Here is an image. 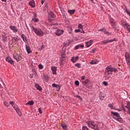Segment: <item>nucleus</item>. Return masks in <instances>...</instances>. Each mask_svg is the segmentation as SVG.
I'll return each instance as SVG.
<instances>
[{
    "label": "nucleus",
    "mask_w": 130,
    "mask_h": 130,
    "mask_svg": "<svg viewBox=\"0 0 130 130\" xmlns=\"http://www.w3.org/2000/svg\"><path fill=\"white\" fill-rule=\"evenodd\" d=\"M43 79L45 80V82H48L49 80V77L48 75H44L43 76Z\"/></svg>",
    "instance_id": "obj_20"
},
{
    "label": "nucleus",
    "mask_w": 130,
    "mask_h": 130,
    "mask_svg": "<svg viewBox=\"0 0 130 130\" xmlns=\"http://www.w3.org/2000/svg\"><path fill=\"white\" fill-rule=\"evenodd\" d=\"M6 61H7V62H9V63H10V64H12V66L15 64L14 60L12 59V58H11V57H10V56L7 57L6 58Z\"/></svg>",
    "instance_id": "obj_8"
},
{
    "label": "nucleus",
    "mask_w": 130,
    "mask_h": 130,
    "mask_svg": "<svg viewBox=\"0 0 130 130\" xmlns=\"http://www.w3.org/2000/svg\"><path fill=\"white\" fill-rule=\"evenodd\" d=\"M98 62H99V61H98V60H97L96 59L92 60L90 62V64H96V63H98Z\"/></svg>",
    "instance_id": "obj_19"
},
{
    "label": "nucleus",
    "mask_w": 130,
    "mask_h": 130,
    "mask_svg": "<svg viewBox=\"0 0 130 130\" xmlns=\"http://www.w3.org/2000/svg\"><path fill=\"white\" fill-rule=\"evenodd\" d=\"M31 21H33L34 23H37V22L39 21V19L37 17L36 18L31 19Z\"/></svg>",
    "instance_id": "obj_33"
},
{
    "label": "nucleus",
    "mask_w": 130,
    "mask_h": 130,
    "mask_svg": "<svg viewBox=\"0 0 130 130\" xmlns=\"http://www.w3.org/2000/svg\"><path fill=\"white\" fill-rule=\"evenodd\" d=\"M86 124H87L88 127H91L92 129L99 130L98 128V125L95 124V122L93 121H88L86 122Z\"/></svg>",
    "instance_id": "obj_4"
},
{
    "label": "nucleus",
    "mask_w": 130,
    "mask_h": 130,
    "mask_svg": "<svg viewBox=\"0 0 130 130\" xmlns=\"http://www.w3.org/2000/svg\"><path fill=\"white\" fill-rule=\"evenodd\" d=\"M108 107L111 108V109H113V110H115V108L113 107V105L111 104L108 105Z\"/></svg>",
    "instance_id": "obj_32"
},
{
    "label": "nucleus",
    "mask_w": 130,
    "mask_h": 130,
    "mask_svg": "<svg viewBox=\"0 0 130 130\" xmlns=\"http://www.w3.org/2000/svg\"><path fill=\"white\" fill-rule=\"evenodd\" d=\"M53 75H56V71H57V68L55 67H52L51 68Z\"/></svg>",
    "instance_id": "obj_16"
},
{
    "label": "nucleus",
    "mask_w": 130,
    "mask_h": 130,
    "mask_svg": "<svg viewBox=\"0 0 130 130\" xmlns=\"http://www.w3.org/2000/svg\"><path fill=\"white\" fill-rule=\"evenodd\" d=\"M47 5H46L44 6V7L43 8V11H45V12H46V11H47Z\"/></svg>",
    "instance_id": "obj_44"
},
{
    "label": "nucleus",
    "mask_w": 130,
    "mask_h": 130,
    "mask_svg": "<svg viewBox=\"0 0 130 130\" xmlns=\"http://www.w3.org/2000/svg\"><path fill=\"white\" fill-rule=\"evenodd\" d=\"M29 78H33V74H30Z\"/></svg>",
    "instance_id": "obj_59"
},
{
    "label": "nucleus",
    "mask_w": 130,
    "mask_h": 130,
    "mask_svg": "<svg viewBox=\"0 0 130 130\" xmlns=\"http://www.w3.org/2000/svg\"><path fill=\"white\" fill-rule=\"evenodd\" d=\"M111 114L113 115L112 116L114 119H115L117 121H119L120 123H122V122H123V119L120 117V114H119V113L117 112H111Z\"/></svg>",
    "instance_id": "obj_3"
},
{
    "label": "nucleus",
    "mask_w": 130,
    "mask_h": 130,
    "mask_svg": "<svg viewBox=\"0 0 130 130\" xmlns=\"http://www.w3.org/2000/svg\"><path fill=\"white\" fill-rule=\"evenodd\" d=\"M68 31L70 34L72 33V31H73V27H72V26H70L68 27Z\"/></svg>",
    "instance_id": "obj_29"
},
{
    "label": "nucleus",
    "mask_w": 130,
    "mask_h": 130,
    "mask_svg": "<svg viewBox=\"0 0 130 130\" xmlns=\"http://www.w3.org/2000/svg\"><path fill=\"white\" fill-rule=\"evenodd\" d=\"M76 98H79V99H80V100H83V98H81V96H80V95H76Z\"/></svg>",
    "instance_id": "obj_54"
},
{
    "label": "nucleus",
    "mask_w": 130,
    "mask_h": 130,
    "mask_svg": "<svg viewBox=\"0 0 130 130\" xmlns=\"http://www.w3.org/2000/svg\"><path fill=\"white\" fill-rule=\"evenodd\" d=\"M75 84L76 86H79L80 85V82H79V81L76 80L75 82Z\"/></svg>",
    "instance_id": "obj_43"
},
{
    "label": "nucleus",
    "mask_w": 130,
    "mask_h": 130,
    "mask_svg": "<svg viewBox=\"0 0 130 130\" xmlns=\"http://www.w3.org/2000/svg\"><path fill=\"white\" fill-rule=\"evenodd\" d=\"M61 126L63 129V130H68V126L66 123H62L61 124Z\"/></svg>",
    "instance_id": "obj_26"
},
{
    "label": "nucleus",
    "mask_w": 130,
    "mask_h": 130,
    "mask_svg": "<svg viewBox=\"0 0 130 130\" xmlns=\"http://www.w3.org/2000/svg\"><path fill=\"white\" fill-rule=\"evenodd\" d=\"M29 5L31 7V8H35V2H34V0L30 1Z\"/></svg>",
    "instance_id": "obj_21"
},
{
    "label": "nucleus",
    "mask_w": 130,
    "mask_h": 130,
    "mask_svg": "<svg viewBox=\"0 0 130 130\" xmlns=\"http://www.w3.org/2000/svg\"><path fill=\"white\" fill-rule=\"evenodd\" d=\"M4 104L5 105V106L7 107V108H9V106H10V103H9L7 101H5V102H4Z\"/></svg>",
    "instance_id": "obj_30"
},
{
    "label": "nucleus",
    "mask_w": 130,
    "mask_h": 130,
    "mask_svg": "<svg viewBox=\"0 0 130 130\" xmlns=\"http://www.w3.org/2000/svg\"><path fill=\"white\" fill-rule=\"evenodd\" d=\"M75 32L76 33H79V32H81V30H80V29H75Z\"/></svg>",
    "instance_id": "obj_51"
},
{
    "label": "nucleus",
    "mask_w": 130,
    "mask_h": 130,
    "mask_svg": "<svg viewBox=\"0 0 130 130\" xmlns=\"http://www.w3.org/2000/svg\"><path fill=\"white\" fill-rule=\"evenodd\" d=\"M14 109L15 110L16 112L18 114L19 116H22V112H21V110L19 108V107L17 105H15L13 107Z\"/></svg>",
    "instance_id": "obj_6"
},
{
    "label": "nucleus",
    "mask_w": 130,
    "mask_h": 130,
    "mask_svg": "<svg viewBox=\"0 0 130 130\" xmlns=\"http://www.w3.org/2000/svg\"><path fill=\"white\" fill-rule=\"evenodd\" d=\"M130 107V105L129 104H127V105H126L125 106V108H127V109H128V108H129Z\"/></svg>",
    "instance_id": "obj_55"
},
{
    "label": "nucleus",
    "mask_w": 130,
    "mask_h": 130,
    "mask_svg": "<svg viewBox=\"0 0 130 130\" xmlns=\"http://www.w3.org/2000/svg\"><path fill=\"white\" fill-rule=\"evenodd\" d=\"M113 41H117V39H115V38L113 39Z\"/></svg>",
    "instance_id": "obj_61"
},
{
    "label": "nucleus",
    "mask_w": 130,
    "mask_h": 130,
    "mask_svg": "<svg viewBox=\"0 0 130 130\" xmlns=\"http://www.w3.org/2000/svg\"><path fill=\"white\" fill-rule=\"evenodd\" d=\"M78 28H79V29H83V25L81 24H79L78 25Z\"/></svg>",
    "instance_id": "obj_45"
},
{
    "label": "nucleus",
    "mask_w": 130,
    "mask_h": 130,
    "mask_svg": "<svg viewBox=\"0 0 130 130\" xmlns=\"http://www.w3.org/2000/svg\"><path fill=\"white\" fill-rule=\"evenodd\" d=\"M2 38L3 40H6V39L7 38V33L4 32L2 35Z\"/></svg>",
    "instance_id": "obj_31"
},
{
    "label": "nucleus",
    "mask_w": 130,
    "mask_h": 130,
    "mask_svg": "<svg viewBox=\"0 0 130 130\" xmlns=\"http://www.w3.org/2000/svg\"><path fill=\"white\" fill-rule=\"evenodd\" d=\"M103 84L104 85V86H107L108 85V83L106 81H104Z\"/></svg>",
    "instance_id": "obj_53"
},
{
    "label": "nucleus",
    "mask_w": 130,
    "mask_h": 130,
    "mask_svg": "<svg viewBox=\"0 0 130 130\" xmlns=\"http://www.w3.org/2000/svg\"><path fill=\"white\" fill-rule=\"evenodd\" d=\"M82 130H88V127L86 126H84L82 127Z\"/></svg>",
    "instance_id": "obj_48"
},
{
    "label": "nucleus",
    "mask_w": 130,
    "mask_h": 130,
    "mask_svg": "<svg viewBox=\"0 0 130 130\" xmlns=\"http://www.w3.org/2000/svg\"><path fill=\"white\" fill-rule=\"evenodd\" d=\"M48 18L50 21H52V20H54V14H53V12H50L48 13Z\"/></svg>",
    "instance_id": "obj_9"
},
{
    "label": "nucleus",
    "mask_w": 130,
    "mask_h": 130,
    "mask_svg": "<svg viewBox=\"0 0 130 130\" xmlns=\"http://www.w3.org/2000/svg\"><path fill=\"white\" fill-rule=\"evenodd\" d=\"M113 42V40L111 39V40H109V43H111Z\"/></svg>",
    "instance_id": "obj_57"
},
{
    "label": "nucleus",
    "mask_w": 130,
    "mask_h": 130,
    "mask_svg": "<svg viewBox=\"0 0 130 130\" xmlns=\"http://www.w3.org/2000/svg\"><path fill=\"white\" fill-rule=\"evenodd\" d=\"M38 110H39V113H42V109H41V108H39V109H38Z\"/></svg>",
    "instance_id": "obj_50"
},
{
    "label": "nucleus",
    "mask_w": 130,
    "mask_h": 130,
    "mask_svg": "<svg viewBox=\"0 0 130 130\" xmlns=\"http://www.w3.org/2000/svg\"><path fill=\"white\" fill-rule=\"evenodd\" d=\"M13 56L14 58V59H16L17 61H19V60H21V55L18 53H14L13 54Z\"/></svg>",
    "instance_id": "obj_7"
},
{
    "label": "nucleus",
    "mask_w": 130,
    "mask_h": 130,
    "mask_svg": "<svg viewBox=\"0 0 130 130\" xmlns=\"http://www.w3.org/2000/svg\"><path fill=\"white\" fill-rule=\"evenodd\" d=\"M121 26H124V28H126V27H127L128 25H129V24H128V23H127V22H126V21H125V20H122L121 21Z\"/></svg>",
    "instance_id": "obj_10"
},
{
    "label": "nucleus",
    "mask_w": 130,
    "mask_h": 130,
    "mask_svg": "<svg viewBox=\"0 0 130 130\" xmlns=\"http://www.w3.org/2000/svg\"><path fill=\"white\" fill-rule=\"evenodd\" d=\"M80 47H81V48H83L84 45H77L75 46L74 49L75 50H78V49L80 48Z\"/></svg>",
    "instance_id": "obj_22"
},
{
    "label": "nucleus",
    "mask_w": 130,
    "mask_h": 130,
    "mask_svg": "<svg viewBox=\"0 0 130 130\" xmlns=\"http://www.w3.org/2000/svg\"><path fill=\"white\" fill-rule=\"evenodd\" d=\"M55 34L57 36H60V35L63 34V30L61 29H57Z\"/></svg>",
    "instance_id": "obj_13"
},
{
    "label": "nucleus",
    "mask_w": 130,
    "mask_h": 130,
    "mask_svg": "<svg viewBox=\"0 0 130 130\" xmlns=\"http://www.w3.org/2000/svg\"><path fill=\"white\" fill-rule=\"evenodd\" d=\"M110 23L111 24V26H114V24H115V21H114V19H113V18H110Z\"/></svg>",
    "instance_id": "obj_23"
},
{
    "label": "nucleus",
    "mask_w": 130,
    "mask_h": 130,
    "mask_svg": "<svg viewBox=\"0 0 130 130\" xmlns=\"http://www.w3.org/2000/svg\"><path fill=\"white\" fill-rule=\"evenodd\" d=\"M45 3V0H41V5H43Z\"/></svg>",
    "instance_id": "obj_56"
},
{
    "label": "nucleus",
    "mask_w": 130,
    "mask_h": 130,
    "mask_svg": "<svg viewBox=\"0 0 130 130\" xmlns=\"http://www.w3.org/2000/svg\"><path fill=\"white\" fill-rule=\"evenodd\" d=\"M79 59V56H73L71 58V61H72V62H74V63H75V62H76L77 61V60H78Z\"/></svg>",
    "instance_id": "obj_18"
},
{
    "label": "nucleus",
    "mask_w": 130,
    "mask_h": 130,
    "mask_svg": "<svg viewBox=\"0 0 130 130\" xmlns=\"http://www.w3.org/2000/svg\"><path fill=\"white\" fill-rule=\"evenodd\" d=\"M35 87L36 88L37 90H38L39 91H41L42 90V87H41L38 84L35 83Z\"/></svg>",
    "instance_id": "obj_17"
},
{
    "label": "nucleus",
    "mask_w": 130,
    "mask_h": 130,
    "mask_svg": "<svg viewBox=\"0 0 130 130\" xmlns=\"http://www.w3.org/2000/svg\"><path fill=\"white\" fill-rule=\"evenodd\" d=\"M52 87H54V88H57V85H56L55 83H53L52 84Z\"/></svg>",
    "instance_id": "obj_47"
},
{
    "label": "nucleus",
    "mask_w": 130,
    "mask_h": 130,
    "mask_svg": "<svg viewBox=\"0 0 130 130\" xmlns=\"http://www.w3.org/2000/svg\"><path fill=\"white\" fill-rule=\"evenodd\" d=\"M82 32H81V33H83V34H85V31H84V29H83L82 28Z\"/></svg>",
    "instance_id": "obj_64"
},
{
    "label": "nucleus",
    "mask_w": 130,
    "mask_h": 130,
    "mask_svg": "<svg viewBox=\"0 0 130 130\" xmlns=\"http://www.w3.org/2000/svg\"><path fill=\"white\" fill-rule=\"evenodd\" d=\"M127 112L129 113V114H130V107L127 109Z\"/></svg>",
    "instance_id": "obj_58"
},
{
    "label": "nucleus",
    "mask_w": 130,
    "mask_h": 130,
    "mask_svg": "<svg viewBox=\"0 0 130 130\" xmlns=\"http://www.w3.org/2000/svg\"><path fill=\"white\" fill-rule=\"evenodd\" d=\"M9 104L12 106V107H14L16 104H15V102L12 101L9 102Z\"/></svg>",
    "instance_id": "obj_36"
},
{
    "label": "nucleus",
    "mask_w": 130,
    "mask_h": 130,
    "mask_svg": "<svg viewBox=\"0 0 130 130\" xmlns=\"http://www.w3.org/2000/svg\"><path fill=\"white\" fill-rule=\"evenodd\" d=\"M34 105V101H30L28 102L26 104V105Z\"/></svg>",
    "instance_id": "obj_28"
},
{
    "label": "nucleus",
    "mask_w": 130,
    "mask_h": 130,
    "mask_svg": "<svg viewBox=\"0 0 130 130\" xmlns=\"http://www.w3.org/2000/svg\"><path fill=\"white\" fill-rule=\"evenodd\" d=\"M9 28L14 33H17V32H18V28H17V27H16V26L10 25L9 26Z\"/></svg>",
    "instance_id": "obj_11"
},
{
    "label": "nucleus",
    "mask_w": 130,
    "mask_h": 130,
    "mask_svg": "<svg viewBox=\"0 0 130 130\" xmlns=\"http://www.w3.org/2000/svg\"><path fill=\"white\" fill-rule=\"evenodd\" d=\"M0 81H1V82H2V83H3V85L5 84V83H4V82L3 81V80H2L1 78H0Z\"/></svg>",
    "instance_id": "obj_62"
},
{
    "label": "nucleus",
    "mask_w": 130,
    "mask_h": 130,
    "mask_svg": "<svg viewBox=\"0 0 130 130\" xmlns=\"http://www.w3.org/2000/svg\"><path fill=\"white\" fill-rule=\"evenodd\" d=\"M105 28H100L98 30L99 32H104Z\"/></svg>",
    "instance_id": "obj_42"
},
{
    "label": "nucleus",
    "mask_w": 130,
    "mask_h": 130,
    "mask_svg": "<svg viewBox=\"0 0 130 130\" xmlns=\"http://www.w3.org/2000/svg\"><path fill=\"white\" fill-rule=\"evenodd\" d=\"M85 79H86V77L85 76H82L81 77V80H82V81H84V80H85Z\"/></svg>",
    "instance_id": "obj_52"
},
{
    "label": "nucleus",
    "mask_w": 130,
    "mask_h": 130,
    "mask_svg": "<svg viewBox=\"0 0 130 130\" xmlns=\"http://www.w3.org/2000/svg\"><path fill=\"white\" fill-rule=\"evenodd\" d=\"M104 33L105 34H107L108 36L109 35H111V33H110V32H108V31H107L106 30V29H105V30H104Z\"/></svg>",
    "instance_id": "obj_37"
},
{
    "label": "nucleus",
    "mask_w": 130,
    "mask_h": 130,
    "mask_svg": "<svg viewBox=\"0 0 130 130\" xmlns=\"http://www.w3.org/2000/svg\"><path fill=\"white\" fill-rule=\"evenodd\" d=\"M96 48H94V49H92L91 51H90V52H92V53H94L96 51Z\"/></svg>",
    "instance_id": "obj_49"
},
{
    "label": "nucleus",
    "mask_w": 130,
    "mask_h": 130,
    "mask_svg": "<svg viewBox=\"0 0 130 130\" xmlns=\"http://www.w3.org/2000/svg\"><path fill=\"white\" fill-rule=\"evenodd\" d=\"M117 71V69L111 67L110 66H108L106 68V70L105 72V75L106 76V77L107 79H109L110 77H111V75H112V72H114L115 73Z\"/></svg>",
    "instance_id": "obj_2"
},
{
    "label": "nucleus",
    "mask_w": 130,
    "mask_h": 130,
    "mask_svg": "<svg viewBox=\"0 0 130 130\" xmlns=\"http://www.w3.org/2000/svg\"><path fill=\"white\" fill-rule=\"evenodd\" d=\"M75 12H76V10L75 9L68 10V13H69V14H70L71 15H74V14H75Z\"/></svg>",
    "instance_id": "obj_25"
},
{
    "label": "nucleus",
    "mask_w": 130,
    "mask_h": 130,
    "mask_svg": "<svg viewBox=\"0 0 130 130\" xmlns=\"http://www.w3.org/2000/svg\"><path fill=\"white\" fill-rule=\"evenodd\" d=\"M75 67H77L79 69L81 68V64L80 63H77L75 64Z\"/></svg>",
    "instance_id": "obj_41"
},
{
    "label": "nucleus",
    "mask_w": 130,
    "mask_h": 130,
    "mask_svg": "<svg viewBox=\"0 0 130 130\" xmlns=\"http://www.w3.org/2000/svg\"><path fill=\"white\" fill-rule=\"evenodd\" d=\"M103 44H107V43H109V40H106L102 42Z\"/></svg>",
    "instance_id": "obj_35"
},
{
    "label": "nucleus",
    "mask_w": 130,
    "mask_h": 130,
    "mask_svg": "<svg viewBox=\"0 0 130 130\" xmlns=\"http://www.w3.org/2000/svg\"><path fill=\"white\" fill-rule=\"evenodd\" d=\"M21 38L23 40V42H24L25 43H27V42H28V39H27V37H26V35H25V34H21Z\"/></svg>",
    "instance_id": "obj_12"
},
{
    "label": "nucleus",
    "mask_w": 130,
    "mask_h": 130,
    "mask_svg": "<svg viewBox=\"0 0 130 130\" xmlns=\"http://www.w3.org/2000/svg\"><path fill=\"white\" fill-rule=\"evenodd\" d=\"M31 30L35 33L37 36H39V37H42L45 35V32L39 27H35L32 25L31 26Z\"/></svg>",
    "instance_id": "obj_1"
},
{
    "label": "nucleus",
    "mask_w": 130,
    "mask_h": 130,
    "mask_svg": "<svg viewBox=\"0 0 130 130\" xmlns=\"http://www.w3.org/2000/svg\"><path fill=\"white\" fill-rule=\"evenodd\" d=\"M25 49L28 54H29V53H32V50H31V47H30V46L26 45Z\"/></svg>",
    "instance_id": "obj_15"
},
{
    "label": "nucleus",
    "mask_w": 130,
    "mask_h": 130,
    "mask_svg": "<svg viewBox=\"0 0 130 130\" xmlns=\"http://www.w3.org/2000/svg\"><path fill=\"white\" fill-rule=\"evenodd\" d=\"M125 58L126 64L130 67V53L128 52L125 53Z\"/></svg>",
    "instance_id": "obj_5"
},
{
    "label": "nucleus",
    "mask_w": 130,
    "mask_h": 130,
    "mask_svg": "<svg viewBox=\"0 0 130 130\" xmlns=\"http://www.w3.org/2000/svg\"><path fill=\"white\" fill-rule=\"evenodd\" d=\"M64 61V60L63 59H60V64L61 66L64 64V62H63Z\"/></svg>",
    "instance_id": "obj_38"
},
{
    "label": "nucleus",
    "mask_w": 130,
    "mask_h": 130,
    "mask_svg": "<svg viewBox=\"0 0 130 130\" xmlns=\"http://www.w3.org/2000/svg\"><path fill=\"white\" fill-rule=\"evenodd\" d=\"M61 59H63L66 57V53H61Z\"/></svg>",
    "instance_id": "obj_34"
},
{
    "label": "nucleus",
    "mask_w": 130,
    "mask_h": 130,
    "mask_svg": "<svg viewBox=\"0 0 130 130\" xmlns=\"http://www.w3.org/2000/svg\"><path fill=\"white\" fill-rule=\"evenodd\" d=\"M36 18H37V13H34L32 19H35Z\"/></svg>",
    "instance_id": "obj_40"
},
{
    "label": "nucleus",
    "mask_w": 130,
    "mask_h": 130,
    "mask_svg": "<svg viewBox=\"0 0 130 130\" xmlns=\"http://www.w3.org/2000/svg\"><path fill=\"white\" fill-rule=\"evenodd\" d=\"M125 12H126V14H127L128 15V16H130V11L129 10H128L127 9H126Z\"/></svg>",
    "instance_id": "obj_46"
},
{
    "label": "nucleus",
    "mask_w": 130,
    "mask_h": 130,
    "mask_svg": "<svg viewBox=\"0 0 130 130\" xmlns=\"http://www.w3.org/2000/svg\"><path fill=\"white\" fill-rule=\"evenodd\" d=\"M105 97V94L103 93H100L99 94V98L100 100H103Z\"/></svg>",
    "instance_id": "obj_24"
},
{
    "label": "nucleus",
    "mask_w": 130,
    "mask_h": 130,
    "mask_svg": "<svg viewBox=\"0 0 130 130\" xmlns=\"http://www.w3.org/2000/svg\"><path fill=\"white\" fill-rule=\"evenodd\" d=\"M89 82V79H87L85 81L82 82V84L84 85V86H87L88 85V83Z\"/></svg>",
    "instance_id": "obj_27"
},
{
    "label": "nucleus",
    "mask_w": 130,
    "mask_h": 130,
    "mask_svg": "<svg viewBox=\"0 0 130 130\" xmlns=\"http://www.w3.org/2000/svg\"><path fill=\"white\" fill-rule=\"evenodd\" d=\"M2 2H4V3H7V0H1Z\"/></svg>",
    "instance_id": "obj_63"
},
{
    "label": "nucleus",
    "mask_w": 130,
    "mask_h": 130,
    "mask_svg": "<svg viewBox=\"0 0 130 130\" xmlns=\"http://www.w3.org/2000/svg\"><path fill=\"white\" fill-rule=\"evenodd\" d=\"M115 110H118V111H121V109H115Z\"/></svg>",
    "instance_id": "obj_60"
},
{
    "label": "nucleus",
    "mask_w": 130,
    "mask_h": 130,
    "mask_svg": "<svg viewBox=\"0 0 130 130\" xmlns=\"http://www.w3.org/2000/svg\"><path fill=\"white\" fill-rule=\"evenodd\" d=\"M39 69H40V70H43V68H44V67H43V65H42V64H41V63H40L39 64Z\"/></svg>",
    "instance_id": "obj_39"
},
{
    "label": "nucleus",
    "mask_w": 130,
    "mask_h": 130,
    "mask_svg": "<svg viewBox=\"0 0 130 130\" xmlns=\"http://www.w3.org/2000/svg\"><path fill=\"white\" fill-rule=\"evenodd\" d=\"M94 40H90L89 41H87L86 43V47H90L91 45H92V44L93 43Z\"/></svg>",
    "instance_id": "obj_14"
}]
</instances>
